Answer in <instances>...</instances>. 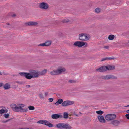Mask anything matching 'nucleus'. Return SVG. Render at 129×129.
Wrapping results in <instances>:
<instances>
[{
	"label": "nucleus",
	"mask_w": 129,
	"mask_h": 129,
	"mask_svg": "<svg viewBox=\"0 0 129 129\" xmlns=\"http://www.w3.org/2000/svg\"><path fill=\"white\" fill-rule=\"evenodd\" d=\"M100 11V9L99 8H96L95 9V12L97 13H99Z\"/></svg>",
	"instance_id": "cd10ccee"
},
{
	"label": "nucleus",
	"mask_w": 129,
	"mask_h": 129,
	"mask_svg": "<svg viewBox=\"0 0 129 129\" xmlns=\"http://www.w3.org/2000/svg\"><path fill=\"white\" fill-rule=\"evenodd\" d=\"M114 59V57H107V60H108L112 59Z\"/></svg>",
	"instance_id": "473e14b6"
},
{
	"label": "nucleus",
	"mask_w": 129,
	"mask_h": 129,
	"mask_svg": "<svg viewBox=\"0 0 129 129\" xmlns=\"http://www.w3.org/2000/svg\"><path fill=\"white\" fill-rule=\"evenodd\" d=\"M98 118L100 122L104 123L105 122V120L102 116L100 115L98 116Z\"/></svg>",
	"instance_id": "dca6fc26"
},
{
	"label": "nucleus",
	"mask_w": 129,
	"mask_h": 129,
	"mask_svg": "<svg viewBox=\"0 0 129 129\" xmlns=\"http://www.w3.org/2000/svg\"><path fill=\"white\" fill-rule=\"evenodd\" d=\"M28 108L29 110H34L35 109L34 106H28Z\"/></svg>",
	"instance_id": "a878e982"
},
{
	"label": "nucleus",
	"mask_w": 129,
	"mask_h": 129,
	"mask_svg": "<svg viewBox=\"0 0 129 129\" xmlns=\"http://www.w3.org/2000/svg\"><path fill=\"white\" fill-rule=\"evenodd\" d=\"M10 85L8 83H6L4 84L3 86V88L5 90H7L10 88Z\"/></svg>",
	"instance_id": "6ab92c4d"
},
{
	"label": "nucleus",
	"mask_w": 129,
	"mask_h": 129,
	"mask_svg": "<svg viewBox=\"0 0 129 129\" xmlns=\"http://www.w3.org/2000/svg\"><path fill=\"white\" fill-rule=\"evenodd\" d=\"M68 114L66 112H64L63 113V118H67L68 117Z\"/></svg>",
	"instance_id": "4be33fe9"
},
{
	"label": "nucleus",
	"mask_w": 129,
	"mask_h": 129,
	"mask_svg": "<svg viewBox=\"0 0 129 129\" xmlns=\"http://www.w3.org/2000/svg\"><path fill=\"white\" fill-rule=\"evenodd\" d=\"M9 120H7L6 121H4V122H8Z\"/></svg>",
	"instance_id": "37998d69"
},
{
	"label": "nucleus",
	"mask_w": 129,
	"mask_h": 129,
	"mask_svg": "<svg viewBox=\"0 0 129 129\" xmlns=\"http://www.w3.org/2000/svg\"><path fill=\"white\" fill-rule=\"evenodd\" d=\"M37 123L40 124L45 125L49 127H52L53 126V124L46 120H41L38 121Z\"/></svg>",
	"instance_id": "39448f33"
},
{
	"label": "nucleus",
	"mask_w": 129,
	"mask_h": 129,
	"mask_svg": "<svg viewBox=\"0 0 129 129\" xmlns=\"http://www.w3.org/2000/svg\"><path fill=\"white\" fill-rule=\"evenodd\" d=\"M3 85V83H2L0 82V87L2 86Z\"/></svg>",
	"instance_id": "ea45409f"
},
{
	"label": "nucleus",
	"mask_w": 129,
	"mask_h": 129,
	"mask_svg": "<svg viewBox=\"0 0 129 129\" xmlns=\"http://www.w3.org/2000/svg\"><path fill=\"white\" fill-rule=\"evenodd\" d=\"M85 42L79 41H77L75 42L73 44V45L79 47H81L85 45Z\"/></svg>",
	"instance_id": "1a4fd4ad"
},
{
	"label": "nucleus",
	"mask_w": 129,
	"mask_h": 129,
	"mask_svg": "<svg viewBox=\"0 0 129 129\" xmlns=\"http://www.w3.org/2000/svg\"><path fill=\"white\" fill-rule=\"evenodd\" d=\"M19 129H32L31 128H20Z\"/></svg>",
	"instance_id": "58836bf2"
},
{
	"label": "nucleus",
	"mask_w": 129,
	"mask_h": 129,
	"mask_svg": "<svg viewBox=\"0 0 129 129\" xmlns=\"http://www.w3.org/2000/svg\"><path fill=\"white\" fill-rule=\"evenodd\" d=\"M48 92H46L44 93V95L45 97H46L48 95Z\"/></svg>",
	"instance_id": "e433bc0d"
},
{
	"label": "nucleus",
	"mask_w": 129,
	"mask_h": 129,
	"mask_svg": "<svg viewBox=\"0 0 129 129\" xmlns=\"http://www.w3.org/2000/svg\"><path fill=\"white\" fill-rule=\"evenodd\" d=\"M126 118L128 119H129V113L126 114L125 115Z\"/></svg>",
	"instance_id": "c9c22d12"
},
{
	"label": "nucleus",
	"mask_w": 129,
	"mask_h": 129,
	"mask_svg": "<svg viewBox=\"0 0 129 129\" xmlns=\"http://www.w3.org/2000/svg\"><path fill=\"white\" fill-rule=\"evenodd\" d=\"M106 60H107V57H106L105 58H103L101 60V61H103Z\"/></svg>",
	"instance_id": "4c0bfd02"
},
{
	"label": "nucleus",
	"mask_w": 129,
	"mask_h": 129,
	"mask_svg": "<svg viewBox=\"0 0 129 129\" xmlns=\"http://www.w3.org/2000/svg\"><path fill=\"white\" fill-rule=\"evenodd\" d=\"M106 68V71L107 70H111L114 69L115 67L114 66H105Z\"/></svg>",
	"instance_id": "a211bd4d"
},
{
	"label": "nucleus",
	"mask_w": 129,
	"mask_h": 129,
	"mask_svg": "<svg viewBox=\"0 0 129 129\" xmlns=\"http://www.w3.org/2000/svg\"><path fill=\"white\" fill-rule=\"evenodd\" d=\"M1 108H2L3 109L0 110V114H2L4 113H7L8 111V110L6 109L4 107H1Z\"/></svg>",
	"instance_id": "f3484780"
},
{
	"label": "nucleus",
	"mask_w": 129,
	"mask_h": 129,
	"mask_svg": "<svg viewBox=\"0 0 129 129\" xmlns=\"http://www.w3.org/2000/svg\"><path fill=\"white\" fill-rule=\"evenodd\" d=\"M7 25H9V23H7Z\"/></svg>",
	"instance_id": "49530a36"
},
{
	"label": "nucleus",
	"mask_w": 129,
	"mask_h": 129,
	"mask_svg": "<svg viewBox=\"0 0 129 129\" xmlns=\"http://www.w3.org/2000/svg\"><path fill=\"white\" fill-rule=\"evenodd\" d=\"M26 87L27 88H29L30 87V86L29 85H27L26 86Z\"/></svg>",
	"instance_id": "a19ab883"
},
{
	"label": "nucleus",
	"mask_w": 129,
	"mask_h": 129,
	"mask_svg": "<svg viewBox=\"0 0 129 129\" xmlns=\"http://www.w3.org/2000/svg\"><path fill=\"white\" fill-rule=\"evenodd\" d=\"M119 121L116 120H114L112 122V124L114 125L117 126L118 125L119 123Z\"/></svg>",
	"instance_id": "412c9836"
},
{
	"label": "nucleus",
	"mask_w": 129,
	"mask_h": 129,
	"mask_svg": "<svg viewBox=\"0 0 129 129\" xmlns=\"http://www.w3.org/2000/svg\"><path fill=\"white\" fill-rule=\"evenodd\" d=\"M103 78L106 79H114L117 78V77L114 76L112 75H107L106 76H104Z\"/></svg>",
	"instance_id": "4468645a"
},
{
	"label": "nucleus",
	"mask_w": 129,
	"mask_h": 129,
	"mask_svg": "<svg viewBox=\"0 0 129 129\" xmlns=\"http://www.w3.org/2000/svg\"><path fill=\"white\" fill-rule=\"evenodd\" d=\"M48 5L46 3L43 2L40 4V7L41 8L46 9L48 8Z\"/></svg>",
	"instance_id": "9b49d317"
},
{
	"label": "nucleus",
	"mask_w": 129,
	"mask_h": 129,
	"mask_svg": "<svg viewBox=\"0 0 129 129\" xmlns=\"http://www.w3.org/2000/svg\"><path fill=\"white\" fill-rule=\"evenodd\" d=\"M56 126L57 128L59 129H70L71 127L67 123H60L57 124Z\"/></svg>",
	"instance_id": "f03ea898"
},
{
	"label": "nucleus",
	"mask_w": 129,
	"mask_h": 129,
	"mask_svg": "<svg viewBox=\"0 0 129 129\" xmlns=\"http://www.w3.org/2000/svg\"><path fill=\"white\" fill-rule=\"evenodd\" d=\"M14 15H13V16H14Z\"/></svg>",
	"instance_id": "8fccbe9b"
},
{
	"label": "nucleus",
	"mask_w": 129,
	"mask_h": 129,
	"mask_svg": "<svg viewBox=\"0 0 129 129\" xmlns=\"http://www.w3.org/2000/svg\"><path fill=\"white\" fill-rule=\"evenodd\" d=\"M74 102L73 101H66L63 102L62 105L63 107L66 106L68 105L73 104Z\"/></svg>",
	"instance_id": "9d476101"
},
{
	"label": "nucleus",
	"mask_w": 129,
	"mask_h": 129,
	"mask_svg": "<svg viewBox=\"0 0 129 129\" xmlns=\"http://www.w3.org/2000/svg\"><path fill=\"white\" fill-rule=\"evenodd\" d=\"M128 43H129V40L128 41Z\"/></svg>",
	"instance_id": "3c124183"
},
{
	"label": "nucleus",
	"mask_w": 129,
	"mask_h": 129,
	"mask_svg": "<svg viewBox=\"0 0 129 129\" xmlns=\"http://www.w3.org/2000/svg\"><path fill=\"white\" fill-rule=\"evenodd\" d=\"M47 71V70L46 69L42 71L41 72H40V75H44L45 74Z\"/></svg>",
	"instance_id": "393cba45"
},
{
	"label": "nucleus",
	"mask_w": 129,
	"mask_h": 129,
	"mask_svg": "<svg viewBox=\"0 0 129 129\" xmlns=\"http://www.w3.org/2000/svg\"><path fill=\"white\" fill-rule=\"evenodd\" d=\"M39 46H46V44L45 43H43L42 44H40L39 45Z\"/></svg>",
	"instance_id": "2f4dec72"
},
{
	"label": "nucleus",
	"mask_w": 129,
	"mask_h": 129,
	"mask_svg": "<svg viewBox=\"0 0 129 129\" xmlns=\"http://www.w3.org/2000/svg\"><path fill=\"white\" fill-rule=\"evenodd\" d=\"M75 115H76V116H78V115H77V114H75Z\"/></svg>",
	"instance_id": "de8ad7c7"
},
{
	"label": "nucleus",
	"mask_w": 129,
	"mask_h": 129,
	"mask_svg": "<svg viewBox=\"0 0 129 129\" xmlns=\"http://www.w3.org/2000/svg\"><path fill=\"white\" fill-rule=\"evenodd\" d=\"M69 82L70 83H73L75 81L73 80H71L69 81Z\"/></svg>",
	"instance_id": "72a5a7b5"
},
{
	"label": "nucleus",
	"mask_w": 129,
	"mask_h": 129,
	"mask_svg": "<svg viewBox=\"0 0 129 129\" xmlns=\"http://www.w3.org/2000/svg\"><path fill=\"white\" fill-rule=\"evenodd\" d=\"M125 107H129V105H128L126 106H125Z\"/></svg>",
	"instance_id": "a18cd8bd"
},
{
	"label": "nucleus",
	"mask_w": 129,
	"mask_h": 129,
	"mask_svg": "<svg viewBox=\"0 0 129 129\" xmlns=\"http://www.w3.org/2000/svg\"><path fill=\"white\" fill-rule=\"evenodd\" d=\"M19 74L22 76L25 77L26 78L28 79H30L33 78L30 73L21 72L19 73Z\"/></svg>",
	"instance_id": "6e6552de"
},
{
	"label": "nucleus",
	"mask_w": 129,
	"mask_h": 129,
	"mask_svg": "<svg viewBox=\"0 0 129 129\" xmlns=\"http://www.w3.org/2000/svg\"><path fill=\"white\" fill-rule=\"evenodd\" d=\"M51 117L53 119H57L59 118H62V116L61 115H59L57 114H52V115Z\"/></svg>",
	"instance_id": "ddd939ff"
},
{
	"label": "nucleus",
	"mask_w": 129,
	"mask_h": 129,
	"mask_svg": "<svg viewBox=\"0 0 129 129\" xmlns=\"http://www.w3.org/2000/svg\"><path fill=\"white\" fill-rule=\"evenodd\" d=\"M114 38V36L112 35H110L108 37V39L110 40H113Z\"/></svg>",
	"instance_id": "5701e85b"
},
{
	"label": "nucleus",
	"mask_w": 129,
	"mask_h": 129,
	"mask_svg": "<svg viewBox=\"0 0 129 129\" xmlns=\"http://www.w3.org/2000/svg\"><path fill=\"white\" fill-rule=\"evenodd\" d=\"M63 102V100L61 99H59L57 102L55 103V105L56 106H57L59 104L62 103Z\"/></svg>",
	"instance_id": "aec40b11"
},
{
	"label": "nucleus",
	"mask_w": 129,
	"mask_h": 129,
	"mask_svg": "<svg viewBox=\"0 0 129 129\" xmlns=\"http://www.w3.org/2000/svg\"><path fill=\"white\" fill-rule=\"evenodd\" d=\"M105 48H106V49H107L108 48V46H105L104 47Z\"/></svg>",
	"instance_id": "79ce46f5"
},
{
	"label": "nucleus",
	"mask_w": 129,
	"mask_h": 129,
	"mask_svg": "<svg viewBox=\"0 0 129 129\" xmlns=\"http://www.w3.org/2000/svg\"><path fill=\"white\" fill-rule=\"evenodd\" d=\"M65 69L63 68H60L55 71H53L50 72V74L52 75H58L65 71Z\"/></svg>",
	"instance_id": "20e7f679"
},
{
	"label": "nucleus",
	"mask_w": 129,
	"mask_h": 129,
	"mask_svg": "<svg viewBox=\"0 0 129 129\" xmlns=\"http://www.w3.org/2000/svg\"><path fill=\"white\" fill-rule=\"evenodd\" d=\"M96 113L98 114H102L103 113V112L101 110H99L96 111Z\"/></svg>",
	"instance_id": "bb28decb"
},
{
	"label": "nucleus",
	"mask_w": 129,
	"mask_h": 129,
	"mask_svg": "<svg viewBox=\"0 0 129 129\" xmlns=\"http://www.w3.org/2000/svg\"><path fill=\"white\" fill-rule=\"evenodd\" d=\"M39 96L41 99H44V97L42 94L41 93L39 95Z\"/></svg>",
	"instance_id": "c85d7f7f"
},
{
	"label": "nucleus",
	"mask_w": 129,
	"mask_h": 129,
	"mask_svg": "<svg viewBox=\"0 0 129 129\" xmlns=\"http://www.w3.org/2000/svg\"><path fill=\"white\" fill-rule=\"evenodd\" d=\"M49 101L50 102H51L53 101V99L52 98H49L48 99Z\"/></svg>",
	"instance_id": "f704fd0d"
},
{
	"label": "nucleus",
	"mask_w": 129,
	"mask_h": 129,
	"mask_svg": "<svg viewBox=\"0 0 129 129\" xmlns=\"http://www.w3.org/2000/svg\"><path fill=\"white\" fill-rule=\"evenodd\" d=\"M69 21V20L67 19H63L62 21L63 23H66L67 22Z\"/></svg>",
	"instance_id": "c756f323"
},
{
	"label": "nucleus",
	"mask_w": 129,
	"mask_h": 129,
	"mask_svg": "<svg viewBox=\"0 0 129 129\" xmlns=\"http://www.w3.org/2000/svg\"><path fill=\"white\" fill-rule=\"evenodd\" d=\"M1 74H2L1 73V72H0V75H1Z\"/></svg>",
	"instance_id": "09e8293b"
},
{
	"label": "nucleus",
	"mask_w": 129,
	"mask_h": 129,
	"mask_svg": "<svg viewBox=\"0 0 129 129\" xmlns=\"http://www.w3.org/2000/svg\"><path fill=\"white\" fill-rule=\"evenodd\" d=\"M116 117V115L114 114H109L106 115L105 118L107 120H112L114 119Z\"/></svg>",
	"instance_id": "0eeeda50"
},
{
	"label": "nucleus",
	"mask_w": 129,
	"mask_h": 129,
	"mask_svg": "<svg viewBox=\"0 0 129 129\" xmlns=\"http://www.w3.org/2000/svg\"><path fill=\"white\" fill-rule=\"evenodd\" d=\"M37 22L35 21H29L25 22L24 24L26 26L36 25L38 24Z\"/></svg>",
	"instance_id": "f8f14e48"
},
{
	"label": "nucleus",
	"mask_w": 129,
	"mask_h": 129,
	"mask_svg": "<svg viewBox=\"0 0 129 129\" xmlns=\"http://www.w3.org/2000/svg\"><path fill=\"white\" fill-rule=\"evenodd\" d=\"M29 72L34 78L38 77L40 74V72L38 70H30Z\"/></svg>",
	"instance_id": "423d86ee"
},
{
	"label": "nucleus",
	"mask_w": 129,
	"mask_h": 129,
	"mask_svg": "<svg viewBox=\"0 0 129 129\" xmlns=\"http://www.w3.org/2000/svg\"><path fill=\"white\" fill-rule=\"evenodd\" d=\"M25 105L24 104H20L17 105L14 104L10 105L11 107L14 111L17 112H25L27 111L28 109L26 108H23Z\"/></svg>",
	"instance_id": "f257e3e1"
},
{
	"label": "nucleus",
	"mask_w": 129,
	"mask_h": 129,
	"mask_svg": "<svg viewBox=\"0 0 129 129\" xmlns=\"http://www.w3.org/2000/svg\"><path fill=\"white\" fill-rule=\"evenodd\" d=\"M79 39L81 41H87L90 38L89 35L86 34H81L79 35Z\"/></svg>",
	"instance_id": "7ed1b4c3"
},
{
	"label": "nucleus",
	"mask_w": 129,
	"mask_h": 129,
	"mask_svg": "<svg viewBox=\"0 0 129 129\" xmlns=\"http://www.w3.org/2000/svg\"><path fill=\"white\" fill-rule=\"evenodd\" d=\"M9 115L8 113L5 114H4V116L6 118H8L9 117Z\"/></svg>",
	"instance_id": "7c9ffc66"
},
{
	"label": "nucleus",
	"mask_w": 129,
	"mask_h": 129,
	"mask_svg": "<svg viewBox=\"0 0 129 129\" xmlns=\"http://www.w3.org/2000/svg\"><path fill=\"white\" fill-rule=\"evenodd\" d=\"M51 43V42L50 41H47L45 43L46 44V46H47L50 45Z\"/></svg>",
	"instance_id": "b1692460"
},
{
	"label": "nucleus",
	"mask_w": 129,
	"mask_h": 129,
	"mask_svg": "<svg viewBox=\"0 0 129 129\" xmlns=\"http://www.w3.org/2000/svg\"><path fill=\"white\" fill-rule=\"evenodd\" d=\"M96 70L99 72H104L106 71V68L105 66H102L96 69Z\"/></svg>",
	"instance_id": "2eb2a0df"
},
{
	"label": "nucleus",
	"mask_w": 129,
	"mask_h": 129,
	"mask_svg": "<svg viewBox=\"0 0 129 129\" xmlns=\"http://www.w3.org/2000/svg\"><path fill=\"white\" fill-rule=\"evenodd\" d=\"M126 112L128 113H129V110H127L126 111Z\"/></svg>",
	"instance_id": "c03bdc74"
}]
</instances>
